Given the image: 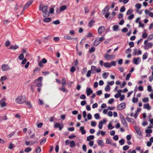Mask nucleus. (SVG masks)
<instances>
[{
	"label": "nucleus",
	"instance_id": "e2e57ef3",
	"mask_svg": "<svg viewBox=\"0 0 153 153\" xmlns=\"http://www.w3.org/2000/svg\"><path fill=\"white\" fill-rule=\"evenodd\" d=\"M120 96H121V93H119L118 94H115L114 95V97L116 98H118L120 97Z\"/></svg>",
	"mask_w": 153,
	"mask_h": 153
},
{
	"label": "nucleus",
	"instance_id": "72a5a7b5",
	"mask_svg": "<svg viewBox=\"0 0 153 153\" xmlns=\"http://www.w3.org/2000/svg\"><path fill=\"white\" fill-rule=\"evenodd\" d=\"M108 74L109 73H108L105 72L103 74L102 77L104 79H106L107 78Z\"/></svg>",
	"mask_w": 153,
	"mask_h": 153
},
{
	"label": "nucleus",
	"instance_id": "b1692460",
	"mask_svg": "<svg viewBox=\"0 0 153 153\" xmlns=\"http://www.w3.org/2000/svg\"><path fill=\"white\" fill-rule=\"evenodd\" d=\"M94 138V136L93 135H91L87 137V140L88 141H90L91 140H93Z\"/></svg>",
	"mask_w": 153,
	"mask_h": 153
},
{
	"label": "nucleus",
	"instance_id": "ea45409f",
	"mask_svg": "<svg viewBox=\"0 0 153 153\" xmlns=\"http://www.w3.org/2000/svg\"><path fill=\"white\" fill-rule=\"evenodd\" d=\"M106 143L107 144H111V141L110 139L108 138H107L106 139Z\"/></svg>",
	"mask_w": 153,
	"mask_h": 153
},
{
	"label": "nucleus",
	"instance_id": "a878e982",
	"mask_svg": "<svg viewBox=\"0 0 153 153\" xmlns=\"http://www.w3.org/2000/svg\"><path fill=\"white\" fill-rule=\"evenodd\" d=\"M105 67L106 68H110L111 67V65L108 62H105L104 64Z\"/></svg>",
	"mask_w": 153,
	"mask_h": 153
},
{
	"label": "nucleus",
	"instance_id": "4468645a",
	"mask_svg": "<svg viewBox=\"0 0 153 153\" xmlns=\"http://www.w3.org/2000/svg\"><path fill=\"white\" fill-rule=\"evenodd\" d=\"M1 68L3 71H4L8 70L9 69V67L8 65L4 64L2 65Z\"/></svg>",
	"mask_w": 153,
	"mask_h": 153
},
{
	"label": "nucleus",
	"instance_id": "79ce46f5",
	"mask_svg": "<svg viewBox=\"0 0 153 153\" xmlns=\"http://www.w3.org/2000/svg\"><path fill=\"white\" fill-rule=\"evenodd\" d=\"M105 89L106 91H109L110 90V86L108 85H107L105 88Z\"/></svg>",
	"mask_w": 153,
	"mask_h": 153
},
{
	"label": "nucleus",
	"instance_id": "69168bd1",
	"mask_svg": "<svg viewBox=\"0 0 153 153\" xmlns=\"http://www.w3.org/2000/svg\"><path fill=\"white\" fill-rule=\"evenodd\" d=\"M109 9V6H107L103 9V11L104 12H105L106 11H108V10Z\"/></svg>",
	"mask_w": 153,
	"mask_h": 153
},
{
	"label": "nucleus",
	"instance_id": "473e14b6",
	"mask_svg": "<svg viewBox=\"0 0 153 153\" xmlns=\"http://www.w3.org/2000/svg\"><path fill=\"white\" fill-rule=\"evenodd\" d=\"M15 147L14 144L10 143L9 144V146L8 147V149H12Z\"/></svg>",
	"mask_w": 153,
	"mask_h": 153
},
{
	"label": "nucleus",
	"instance_id": "3c124183",
	"mask_svg": "<svg viewBox=\"0 0 153 153\" xmlns=\"http://www.w3.org/2000/svg\"><path fill=\"white\" fill-rule=\"evenodd\" d=\"M134 14H131L128 17V19L130 20H131L134 18Z\"/></svg>",
	"mask_w": 153,
	"mask_h": 153
},
{
	"label": "nucleus",
	"instance_id": "052dcab7",
	"mask_svg": "<svg viewBox=\"0 0 153 153\" xmlns=\"http://www.w3.org/2000/svg\"><path fill=\"white\" fill-rule=\"evenodd\" d=\"M82 150L84 152L86 151V146L84 144L82 146Z\"/></svg>",
	"mask_w": 153,
	"mask_h": 153
},
{
	"label": "nucleus",
	"instance_id": "37998d69",
	"mask_svg": "<svg viewBox=\"0 0 153 153\" xmlns=\"http://www.w3.org/2000/svg\"><path fill=\"white\" fill-rule=\"evenodd\" d=\"M86 36L87 37H94V35L91 33L89 32Z\"/></svg>",
	"mask_w": 153,
	"mask_h": 153
},
{
	"label": "nucleus",
	"instance_id": "f3484780",
	"mask_svg": "<svg viewBox=\"0 0 153 153\" xmlns=\"http://www.w3.org/2000/svg\"><path fill=\"white\" fill-rule=\"evenodd\" d=\"M100 43V41L99 40H98V39L97 37L94 41V45L97 46Z\"/></svg>",
	"mask_w": 153,
	"mask_h": 153
},
{
	"label": "nucleus",
	"instance_id": "423d86ee",
	"mask_svg": "<svg viewBox=\"0 0 153 153\" xmlns=\"http://www.w3.org/2000/svg\"><path fill=\"white\" fill-rule=\"evenodd\" d=\"M121 121L124 127L126 128H128L127 123L126 122L123 116L121 117Z\"/></svg>",
	"mask_w": 153,
	"mask_h": 153
},
{
	"label": "nucleus",
	"instance_id": "f8f14e48",
	"mask_svg": "<svg viewBox=\"0 0 153 153\" xmlns=\"http://www.w3.org/2000/svg\"><path fill=\"white\" fill-rule=\"evenodd\" d=\"M153 46V44L152 42H149L144 46V48L145 50H148L149 48H152Z\"/></svg>",
	"mask_w": 153,
	"mask_h": 153
},
{
	"label": "nucleus",
	"instance_id": "864d4df0",
	"mask_svg": "<svg viewBox=\"0 0 153 153\" xmlns=\"http://www.w3.org/2000/svg\"><path fill=\"white\" fill-rule=\"evenodd\" d=\"M76 137V136L74 134H71L68 137V138L70 139H71Z\"/></svg>",
	"mask_w": 153,
	"mask_h": 153
},
{
	"label": "nucleus",
	"instance_id": "774afa93",
	"mask_svg": "<svg viewBox=\"0 0 153 153\" xmlns=\"http://www.w3.org/2000/svg\"><path fill=\"white\" fill-rule=\"evenodd\" d=\"M10 44V42L9 41H7L5 42V45L6 47H8Z\"/></svg>",
	"mask_w": 153,
	"mask_h": 153
},
{
	"label": "nucleus",
	"instance_id": "39448f33",
	"mask_svg": "<svg viewBox=\"0 0 153 153\" xmlns=\"http://www.w3.org/2000/svg\"><path fill=\"white\" fill-rule=\"evenodd\" d=\"M126 103L123 102L119 105L117 107V109L118 110H122L125 107Z\"/></svg>",
	"mask_w": 153,
	"mask_h": 153
},
{
	"label": "nucleus",
	"instance_id": "ddd939ff",
	"mask_svg": "<svg viewBox=\"0 0 153 153\" xmlns=\"http://www.w3.org/2000/svg\"><path fill=\"white\" fill-rule=\"evenodd\" d=\"M93 93V91L91 90V88H87L86 89V93L88 96H89L92 94Z\"/></svg>",
	"mask_w": 153,
	"mask_h": 153
},
{
	"label": "nucleus",
	"instance_id": "4d7b16f0",
	"mask_svg": "<svg viewBox=\"0 0 153 153\" xmlns=\"http://www.w3.org/2000/svg\"><path fill=\"white\" fill-rule=\"evenodd\" d=\"M3 24L4 25H6L8 24L9 21L8 20H3Z\"/></svg>",
	"mask_w": 153,
	"mask_h": 153
},
{
	"label": "nucleus",
	"instance_id": "9d476101",
	"mask_svg": "<svg viewBox=\"0 0 153 153\" xmlns=\"http://www.w3.org/2000/svg\"><path fill=\"white\" fill-rule=\"evenodd\" d=\"M39 9L40 10L42 11V12H45V11L48 10V7L46 6H43L41 7L40 6L39 7Z\"/></svg>",
	"mask_w": 153,
	"mask_h": 153
},
{
	"label": "nucleus",
	"instance_id": "6e6d98bb",
	"mask_svg": "<svg viewBox=\"0 0 153 153\" xmlns=\"http://www.w3.org/2000/svg\"><path fill=\"white\" fill-rule=\"evenodd\" d=\"M129 45L130 48H132L134 46V43L133 42H131L129 43Z\"/></svg>",
	"mask_w": 153,
	"mask_h": 153
},
{
	"label": "nucleus",
	"instance_id": "4c0bfd02",
	"mask_svg": "<svg viewBox=\"0 0 153 153\" xmlns=\"http://www.w3.org/2000/svg\"><path fill=\"white\" fill-rule=\"evenodd\" d=\"M65 86L62 85V88H59V90H61L63 92H67V90L65 89Z\"/></svg>",
	"mask_w": 153,
	"mask_h": 153
},
{
	"label": "nucleus",
	"instance_id": "603ef678",
	"mask_svg": "<svg viewBox=\"0 0 153 153\" xmlns=\"http://www.w3.org/2000/svg\"><path fill=\"white\" fill-rule=\"evenodd\" d=\"M7 78L5 76H4L1 77L0 79L1 81H4L7 80Z\"/></svg>",
	"mask_w": 153,
	"mask_h": 153
},
{
	"label": "nucleus",
	"instance_id": "8fccbe9b",
	"mask_svg": "<svg viewBox=\"0 0 153 153\" xmlns=\"http://www.w3.org/2000/svg\"><path fill=\"white\" fill-rule=\"evenodd\" d=\"M138 101V99L137 98H135V97H133L132 99V101L134 103H136Z\"/></svg>",
	"mask_w": 153,
	"mask_h": 153
},
{
	"label": "nucleus",
	"instance_id": "2eb2a0df",
	"mask_svg": "<svg viewBox=\"0 0 153 153\" xmlns=\"http://www.w3.org/2000/svg\"><path fill=\"white\" fill-rule=\"evenodd\" d=\"M143 108L144 109H146L147 110H149L151 108V107L149 106V103L144 104L143 105Z\"/></svg>",
	"mask_w": 153,
	"mask_h": 153
},
{
	"label": "nucleus",
	"instance_id": "c756f323",
	"mask_svg": "<svg viewBox=\"0 0 153 153\" xmlns=\"http://www.w3.org/2000/svg\"><path fill=\"white\" fill-rule=\"evenodd\" d=\"M66 8L67 7L65 5H63L60 7V11H62L65 10Z\"/></svg>",
	"mask_w": 153,
	"mask_h": 153
},
{
	"label": "nucleus",
	"instance_id": "7ed1b4c3",
	"mask_svg": "<svg viewBox=\"0 0 153 153\" xmlns=\"http://www.w3.org/2000/svg\"><path fill=\"white\" fill-rule=\"evenodd\" d=\"M91 71L92 72V73H94V71H95L96 72L99 73L101 71V69L99 67H98L97 68H96V66H92L91 67Z\"/></svg>",
	"mask_w": 153,
	"mask_h": 153
},
{
	"label": "nucleus",
	"instance_id": "1a4fd4ad",
	"mask_svg": "<svg viewBox=\"0 0 153 153\" xmlns=\"http://www.w3.org/2000/svg\"><path fill=\"white\" fill-rule=\"evenodd\" d=\"M141 61L140 58L139 57H138L136 58H134L133 59V62L136 65L139 64Z\"/></svg>",
	"mask_w": 153,
	"mask_h": 153
},
{
	"label": "nucleus",
	"instance_id": "a18cd8bd",
	"mask_svg": "<svg viewBox=\"0 0 153 153\" xmlns=\"http://www.w3.org/2000/svg\"><path fill=\"white\" fill-rule=\"evenodd\" d=\"M129 148V146L127 145L124 146L123 147V150L124 151H126Z\"/></svg>",
	"mask_w": 153,
	"mask_h": 153
},
{
	"label": "nucleus",
	"instance_id": "aec40b11",
	"mask_svg": "<svg viewBox=\"0 0 153 153\" xmlns=\"http://www.w3.org/2000/svg\"><path fill=\"white\" fill-rule=\"evenodd\" d=\"M64 38L68 40H70L71 39H74L75 41H77V38H71L70 36H65L64 37Z\"/></svg>",
	"mask_w": 153,
	"mask_h": 153
},
{
	"label": "nucleus",
	"instance_id": "e433bc0d",
	"mask_svg": "<svg viewBox=\"0 0 153 153\" xmlns=\"http://www.w3.org/2000/svg\"><path fill=\"white\" fill-rule=\"evenodd\" d=\"M31 151V148L30 147H27L25 149V152H29Z\"/></svg>",
	"mask_w": 153,
	"mask_h": 153
},
{
	"label": "nucleus",
	"instance_id": "f257e3e1",
	"mask_svg": "<svg viewBox=\"0 0 153 153\" xmlns=\"http://www.w3.org/2000/svg\"><path fill=\"white\" fill-rule=\"evenodd\" d=\"M26 101L25 97L20 96L18 97L15 100V102L18 104H22L25 102Z\"/></svg>",
	"mask_w": 153,
	"mask_h": 153
},
{
	"label": "nucleus",
	"instance_id": "338daca9",
	"mask_svg": "<svg viewBox=\"0 0 153 153\" xmlns=\"http://www.w3.org/2000/svg\"><path fill=\"white\" fill-rule=\"evenodd\" d=\"M94 116L95 118L97 119H98L100 117L99 114L98 113L95 114L94 115Z\"/></svg>",
	"mask_w": 153,
	"mask_h": 153
},
{
	"label": "nucleus",
	"instance_id": "6ab92c4d",
	"mask_svg": "<svg viewBox=\"0 0 153 153\" xmlns=\"http://www.w3.org/2000/svg\"><path fill=\"white\" fill-rule=\"evenodd\" d=\"M97 142L99 146H104V143L103 141L102 140H97Z\"/></svg>",
	"mask_w": 153,
	"mask_h": 153
},
{
	"label": "nucleus",
	"instance_id": "680f3d73",
	"mask_svg": "<svg viewBox=\"0 0 153 153\" xmlns=\"http://www.w3.org/2000/svg\"><path fill=\"white\" fill-rule=\"evenodd\" d=\"M80 104L82 106L86 104V101L85 100H83L81 102Z\"/></svg>",
	"mask_w": 153,
	"mask_h": 153
},
{
	"label": "nucleus",
	"instance_id": "0e129e2a",
	"mask_svg": "<svg viewBox=\"0 0 153 153\" xmlns=\"http://www.w3.org/2000/svg\"><path fill=\"white\" fill-rule=\"evenodd\" d=\"M79 97L80 99L84 100L86 98V96L84 94H82Z\"/></svg>",
	"mask_w": 153,
	"mask_h": 153
},
{
	"label": "nucleus",
	"instance_id": "c03bdc74",
	"mask_svg": "<svg viewBox=\"0 0 153 153\" xmlns=\"http://www.w3.org/2000/svg\"><path fill=\"white\" fill-rule=\"evenodd\" d=\"M119 143L120 145H122L124 144L125 141L123 139H122L119 141Z\"/></svg>",
	"mask_w": 153,
	"mask_h": 153
},
{
	"label": "nucleus",
	"instance_id": "dca6fc26",
	"mask_svg": "<svg viewBox=\"0 0 153 153\" xmlns=\"http://www.w3.org/2000/svg\"><path fill=\"white\" fill-rule=\"evenodd\" d=\"M1 102V107H3L6 106V105L5 103V99L3 98L0 101Z\"/></svg>",
	"mask_w": 153,
	"mask_h": 153
},
{
	"label": "nucleus",
	"instance_id": "9b49d317",
	"mask_svg": "<svg viewBox=\"0 0 153 153\" xmlns=\"http://www.w3.org/2000/svg\"><path fill=\"white\" fill-rule=\"evenodd\" d=\"M106 121V120L103 119L102 121H100L98 125V127L99 129H101L102 127V124L105 123Z\"/></svg>",
	"mask_w": 153,
	"mask_h": 153
},
{
	"label": "nucleus",
	"instance_id": "2f4dec72",
	"mask_svg": "<svg viewBox=\"0 0 153 153\" xmlns=\"http://www.w3.org/2000/svg\"><path fill=\"white\" fill-rule=\"evenodd\" d=\"M92 73L91 70H89L88 71L87 73L86 74V76L87 77H89L91 76V74Z\"/></svg>",
	"mask_w": 153,
	"mask_h": 153
},
{
	"label": "nucleus",
	"instance_id": "cd10ccee",
	"mask_svg": "<svg viewBox=\"0 0 153 153\" xmlns=\"http://www.w3.org/2000/svg\"><path fill=\"white\" fill-rule=\"evenodd\" d=\"M119 26L118 25H114L113 27V30L114 31H117L118 30Z\"/></svg>",
	"mask_w": 153,
	"mask_h": 153
},
{
	"label": "nucleus",
	"instance_id": "6e6552de",
	"mask_svg": "<svg viewBox=\"0 0 153 153\" xmlns=\"http://www.w3.org/2000/svg\"><path fill=\"white\" fill-rule=\"evenodd\" d=\"M105 30V27L104 26H101L99 27L98 29V33L100 34H101L103 31Z\"/></svg>",
	"mask_w": 153,
	"mask_h": 153
},
{
	"label": "nucleus",
	"instance_id": "7c9ffc66",
	"mask_svg": "<svg viewBox=\"0 0 153 153\" xmlns=\"http://www.w3.org/2000/svg\"><path fill=\"white\" fill-rule=\"evenodd\" d=\"M33 1L32 0V1H28L27 2L26 4L25 5L28 7H29L32 4L33 2Z\"/></svg>",
	"mask_w": 153,
	"mask_h": 153
},
{
	"label": "nucleus",
	"instance_id": "49530a36",
	"mask_svg": "<svg viewBox=\"0 0 153 153\" xmlns=\"http://www.w3.org/2000/svg\"><path fill=\"white\" fill-rule=\"evenodd\" d=\"M131 75V73H128V74L127 75L126 78V80H128L129 79Z\"/></svg>",
	"mask_w": 153,
	"mask_h": 153
},
{
	"label": "nucleus",
	"instance_id": "4be33fe9",
	"mask_svg": "<svg viewBox=\"0 0 153 153\" xmlns=\"http://www.w3.org/2000/svg\"><path fill=\"white\" fill-rule=\"evenodd\" d=\"M51 18L47 17L44 18L43 19V21L45 22H48L51 21Z\"/></svg>",
	"mask_w": 153,
	"mask_h": 153
},
{
	"label": "nucleus",
	"instance_id": "f704fd0d",
	"mask_svg": "<svg viewBox=\"0 0 153 153\" xmlns=\"http://www.w3.org/2000/svg\"><path fill=\"white\" fill-rule=\"evenodd\" d=\"M135 7L137 10H139L141 8V4L140 3H138L135 5Z\"/></svg>",
	"mask_w": 153,
	"mask_h": 153
},
{
	"label": "nucleus",
	"instance_id": "c9c22d12",
	"mask_svg": "<svg viewBox=\"0 0 153 153\" xmlns=\"http://www.w3.org/2000/svg\"><path fill=\"white\" fill-rule=\"evenodd\" d=\"M149 101V99L148 97H145L143 99L142 101L143 102H148Z\"/></svg>",
	"mask_w": 153,
	"mask_h": 153
},
{
	"label": "nucleus",
	"instance_id": "a211bd4d",
	"mask_svg": "<svg viewBox=\"0 0 153 153\" xmlns=\"http://www.w3.org/2000/svg\"><path fill=\"white\" fill-rule=\"evenodd\" d=\"M43 16L44 17H48L49 15V12L48 11L43 12Z\"/></svg>",
	"mask_w": 153,
	"mask_h": 153
},
{
	"label": "nucleus",
	"instance_id": "bb28decb",
	"mask_svg": "<svg viewBox=\"0 0 153 153\" xmlns=\"http://www.w3.org/2000/svg\"><path fill=\"white\" fill-rule=\"evenodd\" d=\"M42 86V83L41 81L37 82L36 83V85L34 86H37L38 87H41Z\"/></svg>",
	"mask_w": 153,
	"mask_h": 153
},
{
	"label": "nucleus",
	"instance_id": "09e8293b",
	"mask_svg": "<svg viewBox=\"0 0 153 153\" xmlns=\"http://www.w3.org/2000/svg\"><path fill=\"white\" fill-rule=\"evenodd\" d=\"M24 57V55L23 53H21L19 56V59L20 60H22Z\"/></svg>",
	"mask_w": 153,
	"mask_h": 153
},
{
	"label": "nucleus",
	"instance_id": "5701e85b",
	"mask_svg": "<svg viewBox=\"0 0 153 153\" xmlns=\"http://www.w3.org/2000/svg\"><path fill=\"white\" fill-rule=\"evenodd\" d=\"M19 48V46L17 45L10 46L9 49H10L16 50Z\"/></svg>",
	"mask_w": 153,
	"mask_h": 153
},
{
	"label": "nucleus",
	"instance_id": "de8ad7c7",
	"mask_svg": "<svg viewBox=\"0 0 153 153\" xmlns=\"http://www.w3.org/2000/svg\"><path fill=\"white\" fill-rule=\"evenodd\" d=\"M114 128V126H112V124L109 123L108 125V128L109 129H111Z\"/></svg>",
	"mask_w": 153,
	"mask_h": 153
},
{
	"label": "nucleus",
	"instance_id": "20e7f679",
	"mask_svg": "<svg viewBox=\"0 0 153 153\" xmlns=\"http://www.w3.org/2000/svg\"><path fill=\"white\" fill-rule=\"evenodd\" d=\"M135 129L138 135V138H142V133L140 128L137 126H136L135 127Z\"/></svg>",
	"mask_w": 153,
	"mask_h": 153
},
{
	"label": "nucleus",
	"instance_id": "a19ab883",
	"mask_svg": "<svg viewBox=\"0 0 153 153\" xmlns=\"http://www.w3.org/2000/svg\"><path fill=\"white\" fill-rule=\"evenodd\" d=\"M66 84V81L65 79L64 78H62V85L65 86Z\"/></svg>",
	"mask_w": 153,
	"mask_h": 153
},
{
	"label": "nucleus",
	"instance_id": "0eeeda50",
	"mask_svg": "<svg viewBox=\"0 0 153 153\" xmlns=\"http://www.w3.org/2000/svg\"><path fill=\"white\" fill-rule=\"evenodd\" d=\"M64 125L63 124H60L59 123H56L54 124V127L55 128H59V130L61 131Z\"/></svg>",
	"mask_w": 153,
	"mask_h": 153
},
{
	"label": "nucleus",
	"instance_id": "412c9836",
	"mask_svg": "<svg viewBox=\"0 0 153 153\" xmlns=\"http://www.w3.org/2000/svg\"><path fill=\"white\" fill-rule=\"evenodd\" d=\"M79 130L81 132V134H84L86 133V131L84 129V128L83 126L81 127L80 128Z\"/></svg>",
	"mask_w": 153,
	"mask_h": 153
},
{
	"label": "nucleus",
	"instance_id": "c85d7f7f",
	"mask_svg": "<svg viewBox=\"0 0 153 153\" xmlns=\"http://www.w3.org/2000/svg\"><path fill=\"white\" fill-rule=\"evenodd\" d=\"M75 146V143L74 141H71L70 143V146L71 148H73Z\"/></svg>",
	"mask_w": 153,
	"mask_h": 153
},
{
	"label": "nucleus",
	"instance_id": "5fc2aeb1",
	"mask_svg": "<svg viewBox=\"0 0 153 153\" xmlns=\"http://www.w3.org/2000/svg\"><path fill=\"white\" fill-rule=\"evenodd\" d=\"M95 50V48L93 47H92L89 50V52L90 53H92L94 52Z\"/></svg>",
	"mask_w": 153,
	"mask_h": 153
},
{
	"label": "nucleus",
	"instance_id": "f03ea898",
	"mask_svg": "<svg viewBox=\"0 0 153 153\" xmlns=\"http://www.w3.org/2000/svg\"><path fill=\"white\" fill-rule=\"evenodd\" d=\"M115 56L113 54L109 55L108 53H106L104 55V57L107 60H110L114 59Z\"/></svg>",
	"mask_w": 153,
	"mask_h": 153
},
{
	"label": "nucleus",
	"instance_id": "13d9d810",
	"mask_svg": "<svg viewBox=\"0 0 153 153\" xmlns=\"http://www.w3.org/2000/svg\"><path fill=\"white\" fill-rule=\"evenodd\" d=\"M124 68L123 67H119L118 68V70L120 72H123L124 71Z\"/></svg>",
	"mask_w": 153,
	"mask_h": 153
},
{
	"label": "nucleus",
	"instance_id": "58836bf2",
	"mask_svg": "<svg viewBox=\"0 0 153 153\" xmlns=\"http://www.w3.org/2000/svg\"><path fill=\"white\" fill-rule=\"evenodd\" d=\"M147 53H145L143 56L142 58L143 59L145 60L147 58Z\"/></svg>",
	"mask_w": 153,
	"mask_h": 153
},
{
	"label": "nucleus",
	"instance_id": "393cba45",
	"mask_svg": "<svg viewBox=\"0 0 153 153\" xmlns=\"http://www.w3.org/2000/svg\"><path fill=\"white\" fill-rule=\"evenodd\" d=\"M95 23L94 20H91L88 23V25L89 27H92L93 25Z\"/></svg>",
	"mask_w": 153,
	"mask_h": 153
},
{
	"label": "nucleus",
	"instance_id": "bf43d9fd",
	"mask_svg": "<svg viewBox=\"0 0 153 153\" xmlns=\"http://www.w3.org/2000/svg\"><path fill=\"white\" fill-rule=\"evenodd\" d=\"M132 12L133 10L132 9H129L128 10L126 13V14L127 15H130Z\"/></svg>",
	"mask_w": 153,
	"mask_h": 153
}]
</instances>
